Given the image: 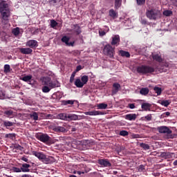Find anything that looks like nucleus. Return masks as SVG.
Returning a JSON list of instances; mask_svg holds the SVG:
<instances>
[{
  "mask_svg": "<svg viewBox=\"0 0 177 177\" xmlns=\"http://www.w3.org/2000/svg\"><path fill=\"white\" fill-rule=\"evenodd\" d=\"M74 84L77 86V88H83V86L85 85L83 82H82L80 78L75 80Z\"/></svg>",
  "mask_w": 177,
  "mask_h": 177,
  "instance_id": "28",
  "label": "nucleus"
},
{
  "mask_svg": "<svg viewBox=\"0 0 177 177\" xmlns=\"http://www.w3.org/2000/svg\"><path fill=\"white\" fill-rule=\"evenodd\" d=\"M141 120L142 121H151L152 120V115L151 114H149L145 117H142L141 118Z\"/></svg>",
  "mask_w": 177,
  "mask_h": 177,
  "instance_id": "35",
  "label": "nucleus"
},
{
  "mask_svg": "<svg viewBox=\"0 0 177 177\" xmlns=\"http://www.w3.org/2000/svg\"><path fill=\"white\" fill-rule=\"evenodd\" d=\"M26 46L30 47L32 49H34L38 46V41L30 39L26 42Z\"/></svg>",
  "mask_w": 177,
  "mask_h": 177,
  "instance_id": "11",
  "label": "nucleus"
},
{
  "mask_svg": "<svg viewBox=\"0 0 177 177\" xmlns=\"http://www.w3.org/2000/svg\"><path fill=\"white\" fill-rule=\"evenodd\" d=\"M0 14L2 25H8L11 16V10L7 1L0 0Z\"/></svg>",
  "mask_w": 177,
  "mask_h": 177,
  "instance_id": "1",
  "label": "nucleus"
},
{
  "mask_svg": "<svg viewBox=\"0 0 177 177\" xmlns=\"http://www.w3.org/2000/svg\"><path fill=\"white\" fill-rule=\"evenodd\" d=\"M129 134V133H128V131H125V130H122L120 131L119 135L122 136L123 137H126Z\"/></svg>",
  "mask_w": 177,
  "mask_h": 177,
  "instance_id": "49",
  "label": "nucleus"
},
{
  "mask_svg": "<svg viewBox=\"0 0 177 177\" xmlns=\"http://www.w3.org/2000/svg\"><path fill=\"white\" fill-rule=\"evenodd\" d=\"M30 118L33 119L34 121L38 120V113L37 112H33L32 114H30Z\"/></svg>",
  "mask_w": 177,
  "mask_h": 177,
  "instance_id": "43",
  "label": "nucleus"
},
{
  "mask_svg": "<svg viewBox=\"0 0 177 177\" xmlns=\"http://www.w3.org/2000/svg\"><path fill=\"white\" fill-rule=\"evenodd\" d=\"M62 103L65 106L73 105L75 103V100H64Z\"/></svg>",
  "mask_w": 177,
  "mask_h": 177,
  "instance_id": "38",
  "label": "nucleus"
},
{
  "mask_svg": "<svg viewBox=\"0 0 177 177\" xmlns=\"http://www.w3.org/2000/svg\"><path fill=\"white\" fill-rule=\"evenodd\" d=\"M80 167H81V169H79V171H87L84 165H80Z\"/></svg>",
  "mask_w": 177,
  "mask_h": 177,
  "instance_id": "63",
  "label": "nucleus"
},
{
  "mask_svg": "<svg viewBox=\"0 0 177 177\" xmlns=\"http://www.w3.org/2000/svg\"><path fill=\"white\" fill-rule=\"evenodd\" d=\"M36 139L44 143H47L50 141L51 138L47 133H39L36 136Z\"/></svg>",
  "mask_w": 177,
  "mask_h": 177,
  "instance_id": "5",
  "label": "nucleus"
},
{
  "mask_svg": "<svg viewBox=\"0 0 177 177\" xmlns=\"http://www.w3.org/2000/svg\"><path fill=\"white\" fill-rule=\"evenodd\" d=\"M41 161L44 164H53L55 162V159L52 156H45V157L42 158Z\"/></svg>",
  "mask_w": 177,
  "mask_h": 177,
  "instance_id": "10",
  "label": "nucleus"
},
{
  "mask_svg": "<svg viewBox=\"0 0 177 177\" xmlns=\"http://www.w3.org/2000/svg\"><path fill=\"white\" fill-rule=\"evenodd\" d=\"M122 0H115V9L118 10L121 7Z\"/></svg>",
  "mask_w": 177,
  "mask_h": 177,
  "instance_id": "39",
  "label": "nucleus"
},
{
  "mask_svg": "<svg viewBox=\"0 0 177 177\" xmlns=\"http://www.w3.org/2000/svg\"><path fill=\"white\" fill-rule=\"evenodd\" d=\"M97 107L98 110H105L108 107V104H106L104 103H101V104H97Z\"/></svg>",
  "mask_w": 177,
  "mask_h": 177,
  "instance_id": "33",
  "label": "nucleus"
},
{
  "mask_svg": "<svg viewBox=\"0 0 177 177\" xmlns=\"http://www.w3.org/2000/svg\"><path fill=\"white\" fill-rule=\"evenodd\" d=\"M65 44L67 45L68 46L73 47L75 44V41H70V42H68V44Z\"/></svg>",
  "mask_w": 177,
  "mask_h": 177,
  "instance_id": "61",
  "label": "nucleus"
},
{
  "mask_svg": "<svg viewBox=\"0 0 177 177\" xmlns=\"http://www.w3.org/2000/svg\"><path fill=\"white\" fill-rule=\"evenodd\" d=\"M62 42L66 44H68V42L70 41V37H68L67 36H64L61 39Z\"/></svg>",
  "mask_w": 177,
  "mask_h": 177,
  "instance_id": "46",
  "label": "nucleus"
},
{
  "mask_svg": "<svg viewBox=\"0 0 177 177\" xmlns=\"http://www.w3.org/2000/svg\"><path fill=\"white\" fill-rule=\"evenodd\" d=\"M21 177H32L31 175L29 174H24L21 176Z\"/></svg>",
  "mask_w": 177,
  "mask_h": 177,
  "instance_id": "64",
  "label": "nucleus"
},
{
  "mask_svg": "<svg viewBox=\"0 0 177 177\" xmlns=\"http://www.w3.org/2000/svg\"><path fill=\"white\" fill-rule=\"evenodd\" d=\"M87 173H88V171H84V170H78L76 172H75V174H77L79 175L84 174H87Z\"/></svg>",
  "mask_w": 177,
  "mask_h": 177,
  "instance_id": "54",
  "label": "nucleus"
},
{
  "mask_svg": "<svg viewBox=\"0 0 177 177\" xmlns=\"http://www.w3.org/2000/svg\"><path fill=\"white\" fill-rule=\"evenodd\" d=\"M160 11L155 9L148 10L146 11V16L150 20H156L158 19Z\"/></svg>",
  "mask_w": 177,
  "mask_h": 177,
  "instance_id": "4",
  "label": "nucleus"
},
{
  "mask_svg": "<svg viewBox=\"0 0 177 177\" xmlns=\"http://www.w3.org/2000/svg\"><path fill=\"white\" fill-rule=\"evenodd\" d=\"M11 171H12V172H14V173H21V172H22L21 168H17L16 167H13L11 169Z\"/></svg>",
  "mask_w": 177,
  "mask_h": 177,
  "instance_id": "47",
  "label": "nucleus"
},
{
  "mask_svg": "<svg viewBox=\"0 0 177 177\" xmlns=\"http://www.w3.org/2000/svg\"><path fill=\"white\" fill-rule=\"evenodd\" d=\"M100 37H104L106 35V32L104 30H99Z\"/></svg>",
  "mask_w": 177,
  "mask_h": 177,
  "instance_id": "59",
  "label": "nucleus"
},
{
  "mask_svg": "<svg viewBox=\"0 0 177 177\" xmlns=\"http://www.w3.org/2000/svg\"><path fill=\"white\" fill-rule=\"evenodd\" d=\"M136 118H138V115L136 113H130L124 115V119L129 121H135Z\"/></svg>",
  "mask_w": 177,
  "mask_h": 177,
  "instance_id": "17",
  "label": "nucleus"
},
{
  "mask_svg": "<svg viewBox=\"0 0 177 177\" xmlns=\"http://www.w3.org/2000/svg\"><path fill=\"white\" fill-rule=\"evenodd\" d=\"M151 104L149 103L145 102L141 104V108L144 111H151Z\"/></svg>",
  "mask_w": 177,
  "mask_h": 177,
  "instance_id": "24",
  "label": "nucleus"
},
{
  "mask_svg": "<svg viewBox=\"0 0 177 177\" xmlns=\"http://www.w3.org/2000/svg\"><path fill=\"white\" fill-rule=\"evenodd\" d=\"M72 28L73 30V32L76 34V35H80L81 32H82V30H81V27L79 26V24H73L72 26Z\"/></svg>",
  "mask_w": 177,
  "mask_h": 177,
  "instance_id": "15",
  "label": "nucleus"
},
{
  "mask_svg": "<svg viewBox=\"0 0 177 177\" xmlns=\"http://www.w3.org/2000/svg\"><path fill=\"white\" fill-rule=\"evenodd\" d=\"M80 81H82V82L83 84H86L87 82H88V76H87V75L82 76Z\"/></svg>",
  "mask_w": 177,
  "mask_h": 177,
  "instance_id": "41",
  "label": "nucleus"
},
{
  "mask_svg": "<svg viewBox=\"0 0 177 177\" xmlns=\"http://www.w3.org/2000/svg\"><path fill=\"white\" fill-rule=\"evenodd\" d=\"M120 88H121V85L119 83H114L112 85V90H111L112 95L117 94Z\"/></svg>",
  "mask_w": 177,
  "mask_h": 177,
  "instance_id": "12",
  "label": "nucleus"
},
{
  "mask_svg": "<svg viewBox=\"0 0 177 177\" xmlns=\"http://www.w3.org/2000/svg\"><path fill=\"white\" fill-rule=\"evenodd\" d=\"M10 65L6 64V65L4 66V72H5L6 73H9V72L10 71Z\"/></svg>",
  "mask_w": 177,
  "mask_h": 177,
  "instance_id": "52",
  "label": "nucleus"
},
{
  "mask_svg": "<svg viewBox=\"0 0 177 177\" xmlns=\"http://www.w3.org/2000/svg\"><path fill=\"white\" fill-rule=\"evenodd\" d=\"M46 86L50 88L51 89L58 88L59 86L58 82L56 81L51 82L50 83H48V84Z\"/></svg>",
  "mask_w": 177,
  "mask_h": 177,
  "instance_id": "26",
  "label": "nucleus"
},
{
  "mask_svg": "<svg viewBox=\"0 0 177 177\" xmlns=\"http://www.w3.org/2000/svg\"><path fill=\"white\" fill-rule=\"evenodd\" d=\"M32 155L37 157L39 160H42L46 156L43 152H38L35 151H32Z\"/></svg>",
  "mask_w": 177,
  "mask_h": 177,
  "instance_id": "16",
  "label": "nucleus"
},
{
  "mask_svg": "<svg viewBox=\"0 0 177 177\" xmlns=\"http://www.w3.org/2000/svg\"><path fill=\"white\" fill-rule=\"evenodd\" d=\"M68 115L67 113H59L57 115V118H59L62 120L68 121Z\"/></svg>",
  "mask_w": 177,
  "mask_h": 177,
  "instance_id": "30",
  "label": "nucleus"
},
{
  "mask_svg": "<svg viewBox=\"0 0 177 177\" xmlns=\"http://www.w3.org/2000/svg\"><path fill=\"white\" fill-rule=\"evenodd\" d=\"M128 107L131 109H134L136 108L135 104H129Z\"/></svg>",
  "mask_w": 177,
  "mask_h": 177,
  "instance_id": "62",
  "label": "nucleus"
},
{
  "mask_svg": "<svg viewBox=\"0 0 177 177\" xmlns=\"http://www.w3.org/2000/svg\"><path fill=\"white\" fill-rule=\"evenodd\" d=\"M84 145L85 146H86V149H89L91 147V146L95 145V142H94V141L91 140H86L84 142Z\"/></svg>",
  "mask_w": 177,
  "mask_h": 177,
  "instance_id": "23",
  "label": "nucleus"
},
{
  "mask_svg": "<svg viewBox=\"0 0 177 177\" xmlns=\"http://www.w3.org/2000/svg\"><path fill=\"white\" fill-rule=\"evenodd\" d=\"M152 58L154 61L158 62L159 63L162 62V58H161V56L159 55H153Z\"/></svg>",
  "mask_w": 177,
  "mask_h": 177,
  "instance_id": "31",
  "label": "nucleus"
},
{
  "mask_svg": "<svg viewBox=\"0 0 177 177\" xmlns=\"http://www.w3.org/2000/svg\"><path fill=\"white\" fill-rule=\"evenodd\" d=\"M157 131L160 133H163V134H167V135H171L172 133V131L169 129L168 127L167 126H160L157 127Z\"/></svg>",
  "mask_w": 177,
  "mask_h": 177,
  "instance_id": "6",
  "label": "nucleus"
},
{
  "mask_svg": "<svg viewBox=\"0 0 177 177\" xmlns=\"http://www.w3.org/2000/svg\"><path fill=\"white\" fill-rule=\"evenodd\" d=\"M79 119L78 115H75V114H68V121H75Z\"/></svg>",
  "mask_w": 177,
  "mask_h": 177,
  "instance_id": "22",
  "label": "nucleus"
},
{
  "mask_svg": "<svg viewBox=\"0 0 177 177\" xmlns=\"http://www.w3.org/2000/svg\"><path fill=\"white\" fill-rule=\"evenodd\" d=\"M105 113L104 112H101L100 111H90V112H86V115H91V116H96V115H104Z\"/></svg>",
  "mask_w": 177,
  "mask_h": 177,
  "instance_id": "20",
  "label": "nucleus"
},
{
  "mask_svg": "<svg viewBox=\"0 0 177 177\" xmlns=\"http://www.w3.org/2000/svg\"><path fill=\"white\" fill-rule=\"evenodd\" d=\"M97 163L104 167H112V164L110 163V161L108 159H99Z\"/></svg>",
  "mask_w": 177,
  "mask_h": 177,
  "instance_id": "8",
  "label": "nucleus"
},
{
  "mask_svg": "<svg viewBox=\"0 0 177 177\" xmlns=\"http://www.w3.org/2000/svg\"><path fill=\"white\" fill-rule=\"evenodd\" d=\"M51 88L47 86L42 87V91L44 93H48L50 91Z\"/></svg>",
  "mask_w": 177,
  "mask_h": 177,
  "instance_id": "45",
  "label": "nucleus"
},
{
  "mask_svg": "<svg viewBox=\"0 0 177 177\" xmlns=\"http://www.w3.org/2000/svg\"><path fill=\"white\" fill-rule=\"evenodd\" d=\"M140 147L145 150L150 149V146L146 143H140Z\"/></svg>",
  "mask_w": 177,
  "mask_h": 177,
  "instance_id": "42",
  "label": "nucleus"
},
{
  "mask_svg": "<svg viewBox=\"0 0 177 177\" xmlns=\"http://www.w3.org/2000/svg\"><path fill=\"white\" fill-rule=\"evenodd\" d=\"M21 169L23 173H28L30 171V169H29L31 167L30 165L24 163L22 165L21 164Z\"/></svg>",
  "mask_w": 177,
  "mask_h": 177,
  "instance_id": "18",
  "label": "nucleus"
},
{
  "mask_svg": "<svg viewBox=\"0 0 177 177\" xmlns=\"http://www.w3.org/2000/svg\"><path fill=\"white\" fill-rule=\"evenodd\" d=\"M157 71L156 65H141L137 67V73L141 75L153 74Z\"/></svg>",
  "mask_w": 177,
  "mask_h": 177,
  "instance_id": "2",
  "label": "nucleus"
},
{
  "mask_svg": "<svg viewBox=\"0 0 177 177\" xmlns=\"http://www.w3.org/2000/svg\"><path fill=\"white\" fill-rule=\"evenodd\" d=\"M15 37H17L20 34L19 27H17L12 29V32Z\"/></svg>",
  "mask_w": 177,
  "mask_h": 177,
  "instance_id": "34",
  "label": "nucleus"
},
{
  "mask_svg": "<svg viewBox=\"0 0 177 177\" xmlns=\"http://www.w3.org/2000/svg\"><path fill=\"white\" fill-rule=\"evenodd\" d=\"M175 155V153H170V152H161L160 155H159V156H160L162 158L165 159H171L172 158V157Z\"/></svg>",
  "mask_w": 177,
  "mask_h": 177,
  "instance_id": "13",
  "label": "nucleus"
},
{
  "mask_svg": "<svg viewBox=\"0 0 177 177\" xmlns=\"http://www.w3.org/2000/svg\"><path fill=\"white\" fill-rule=\"evenodd\" d=\"M153 91L156 93H157L158 96H160L161 93H162V89L160 87H154Z\"/></svg>",
  "mask_w": 177,
  "mask_h": 177,
  "instance_id": "36",
  "label": "nucleus"
},
{
  "mask_svg": "<svg viewBox=\"0 0 177 177\" xmlns=\"http://www.w3.org/2000/svg\"><path fill=\"white\" fill-rule=\"evenodd\" d=\"M109 14L111 19H115L118 17V13L115 12L113 9L109 10Z\"/></svg>",
  "mask_w": 177,
  "mask_h": 177,
  "instance_id": "21",
  "label": "nucleus"
},
{
  "mask_svg": "<svg viewBox=\"0 0 177 177\" xmlns=\"http://www.w3.org/2000/svg\"><path fill=\"white\" fill-rule=\"evenodd\" d=\"M15 149H19L20 151H22L24 149V147H21L20 145H16L14 146Z\"/></svg>",
  "mask_w": 177,
  "mask_h": 177,
  "instance_id": "57",
  "label": "nucleus"
},
{
  "mask_svg": "<svg viewBox=\"0 0 177 177\" xmlns=\"http://www.w3.org/2000/svg\"><path fill=\"white\" fill-rule=\"evenodd\" d=\"M119 55L122 57H127V58H129L131 57V55H130V53L128 52V51H124V50H120L119 51Z\"/></svg>",
  "mask_w": 177,
  "mask_h": 177,
  "instance_id": "27",
  "label": "nucleus"
},
{
  "mask_svg": "<svg viewBox=\"0 0 177 177\" xmlns=\"http://www.w3.org/2000/svg\"><path fill=\"white\" fill-rule=\"evenodd\" d=\"M6 138L12 139L13 138L16 137L15 133H7L5 136Z\"/></svg>",
  "mask_w": 177,
  "mask_h": 177,
  "instance_id": "50",
  "label": "nucleus"
},
{
  "mask_svg": "<svg viewBox=\"0 0 177 177\" xmlns=\"http://www.w3.org/2000/svg\"><path fill=\"white\" fill-rule=\"evenodd\" d=\"M5 93L2 91V90H0V100H3L5 99Z\"/></svg>",
  "mask_w": 177,
  "mask_h": 177,
  "instance_id": "55",
  "label": "nucleus"
},
{
  "mask_svg": "<svg viewBox=\"0 0 177 177\" xmlns=\"http://www.w3.org/2000/svg\"><path fill=\"white\" fill-rule=\"evenodd\" d=\"M19 52L24 55H30L32 54L33 50L31 48H19Z\"/></svg>",
  "mask_w": 177,
  "mask_h": 177,
  "instance_id": "19",
  "label": "nucleus"
},
{
  "mask_svg": "<svg viewBox=\"0 0 177 177\" xmlns=\"http://www.w3.org/2000/svg\"><path fill=\"white\" fill-rule=\"evenodd\" d=\"M58 26V23L55 19L50 20V27L53 29Z\"/></svg>",
  "mask_w": 177,
  "mask_h": 177,
  "instance_id": "44",
  "label": "nucleus"
},
{
  "mask_svg": "<svg viewBox=\"0 0 177 177\" xmlns=\"http://www.w3.org/2000/svg\"><path fill=\"white\" fill-rule=\"evenodd\" d=\"M137 1V5L138 6H142L145 3H146V0H136Z\"/></svg>",
  "mask_w": 177,
  "mask_h": 177,
  "instance_id": "53",
  "label": "nucleus"
},
{
  "mask_svg": "<svg viewBox=\"0 0 177 177\" xmlns=\"http://www.w3.org/2000/svg\"><path fill=\"white\" fill-rule=\"evenodd\" d=\"M82 69H83V66L79 65V66H77L76 70H75L74 72H75V73H76L77 72L80 71L82 70Z\"/></svg>",
  "mask_w": 177,
  "mask_h": 177,
  "instance_id": "58",
  "label": "nucleus"
},
{
  "mask_svg": "<svg viewBox=\"0 0 177 177\" xmlns=\"http://www.w3.org/2000/svg\"><path fill=\"white\" fill-rule=\"evenodd\" d=\"M53 82V81H52L49 77H44V81H43L44 84L46 86L48 85L49 83H51Z\"/></svg>",
  "mask_w": 177,
  "mask_h": 177,
  "instance_id": "40",
  "label": "nucleus"
},
{
  "mask_svg": "<svg viewBox=\"0 0 177 177\" xmlns=\"http://www.w3.org/2000/svg\"><path fill=\"white\" fill-rule=\"evenodd\" d=\"M103 53L108 57L113 58L115 54V48H113L111 44H106L103 48Z\"/></svg>",
  "mask_w": 177,
  "mask_h": 177,
  "instance_id": "3",
  "label": "nucleus"
},
{
  "mask_svg": "<svg viewBox=\"0 0 177 177\" xmlns=\"http://www.w3.org/2000/svg\"><path fill=\"white\" fill-rule=\"evenodd\" d=\"M149 91V90L148 88H142L140 89V95H142L146 96V95H148Z\"/></svg>",
  "mask_w": 177,
  "mask_h": 177,
  "instance_id": "32",
  "label": "nucleus"
},
{
  "mask_svg": "<svg viewBox=\"0 0 177 177\" xmlns=\"http://www.w3.org/2000/svg\"><path fill=\"white\" fill-rule=\"evenodd\" d=\"M3 126H4L6 128L11 127L13 126V122L9 121H3Z\"/></svg>",
  "mask_w": 177,
  "mask_h": 177,
  "instance_id": "37",
  "label": "nucleus"
},
{
  "mask_svg": "<svg viewBox=\"0 0 177 177\" xmlns=\"http://www.w3.org/2000/svg\"><path fill=\"white\" fill-rule=\"evenodd\" d=\"M21 160H23L24 162H26V163H29V160L28 158H27V157L25 156H23L21 158Z\"/></svg>",
  "mask_w": 177,
  "mask_h": 177,
  "instance_id": "60",
  "label": "nucleus"
},
{
  "mask_svg": "<svg viewBox=\"0 0 177 177\" xmlns=\"http://www.w3.org/2000/svg\"><path fill=\"white\" fill-rule=\"evenodd\" d=\"M53 131H55V132H67V129L61 126L55 127V128H53Z\"/></svg>",
  "mask_w": 177,
  "mask_h": 177,
  "instance_id": "25",
  "label": "nucleus"
},
{
  "mask_svg": "<svg viewBox=\"0 0 177 177\" xmlns=\"http://www.w3.org/2000/svg\"><path fill=\"white\" fill-rule=\"evenodd\" d=\"M21 80L24 82H26L28 84H30V85H34L35 82L32 75H31L23 76L21 77Z\"/></svg>",
  "mask_w": 177,
  "mask_h": 177,
  "instance_id": "7",
  "label": "nucleus"
},
{
  "mask_svg": "<svg viewBox=\"0 0 177 177\" xmlns=\"http://www.w3.org/2000/svg\"><path fill=\"white\" fill-rule=\"evenodd\" d=\"M158 103L160 104L162 106L168 107L171 104V100H161L158 101Z\"/></svg>",
  "mask_w": 177,
  "mask_h": 177,
  "instance_id": "29",
  "label": "nucleus"
},
{
  "mask_svg": "<svg viewBox=\"0 0 177 177\" xmlns=\"http://www.w3.org/2000/svg\"><path fill=\"white\" fill-rule=\"evenodd\" d=\"M3 114H4V117L8 118H12L14 116L13 111L8 109H5L4 111L3 112Z\"/></svg>",
  "mask_w": 177,
  "mask_h": 177,
  "instance_id": "14",
  "label": "nucleus"
},
{
  "mask_svg": "<svg viewBox=\"0 0 177 177\" xmlns=\"http://www.w3.org/2000/svg\"><path fill=\"white\" fill-rule=\"evenodd\" d=\"M111 39L112 41H111V45L118 47L120 41V36L118 35H115Z\"/></svg>",
  "mask_w": 177,
  "mask_h": 177,
  "instance_id": "9",
  "label": "nucleus"
},
{
  "mask_svg": "<svg viewBox=\"0 0 177 177\" xmlns=\"http://www.w3.org/2000/svg\"><path fill=\"white\" fill-rule=\"evenodd\" d=\"M145 170V166L143 165H140L139 167H138V171L142 172Z\"/></svg>",
  "mask_w": 177,
  "mask_h": 177,
  "instance_id": "56",
  "label": "nucleus"
},
{
  "mask_svg": "<svg viewBox=\"0 0 177 177\" xmlns=\"http://www.w3.org/2000/svg\"><path fill=\"white\" fill-rule=\"evenodd\" d=\"M75 74H76L75 72H73L72 75H71L70 80H69L70 83L74 82Z\"/></svg>",
  "mask_w": 177,
  "mask_h": 177,
  "instance_id": "51",
  "label": "nucleus"
},
{
  "mask_svg": "<svg viewBox=\"0 0 177 177\" xmlns=\"http://www.w3.org/2000/svg\"><path fill=\"white\" fill-rule=\"evenodd\" d=\"M162 14H163V15H165L166 17H169L172 15V11L169 10H167L163 11Z\"/></svg>",
  "mask_w": 177,
  "mask_h": 177,
  "instance_id": "48",
  "label": "nucleus"
}]
</instances>
